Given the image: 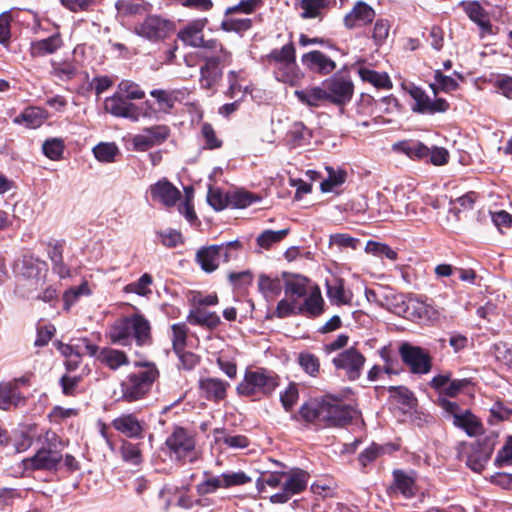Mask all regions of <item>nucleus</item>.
<instances>
[{"mask_svg":"<svg viewBox=\"0 0 512 512\" xmlns=\"http://www.w3.org/2000/svg\"><path fill=\"white\" fill-rule=\"evenodd\" d=\"M92 152L98 161L112 163L119 154V148L114 142H101L92 149Z\"/></svg>","mask_w":512,"mask_h":512,"instance_id":"obj_46","label":"nucleus"},{"mask_svg":"<svg viewBox=\"0 0 512 512\" xmlns=\"http://www.w3.org/2000/svg\"><path fill=\"white\" fill-rule=\"evenodd\" d=\"M326 296L332 305L342 306L351 305L353 293L345 288V282L342 278H334L326 281Z\"/></svg>","mask_w":512,"mask_h":512,"instance_id":"obj_24","label":"nucleus"},{"mask_svg":"<svg viewBox=\"0 0 512 512\" xmlns=\"http://www.w3.org/2000/svg\"><path fill=\"white\" fill-rule=\"evenodd\" d=\"M44 111L38 107H28L15 119V123H25L29 128L39 127L44 121Z\"/></svg>","mask_w":512,"mask_h":512,"instance_id":"obj_45","label":"nucleus"},{"mask_svg":"<svg viewBox=\"0 0 512 512\" xmlns=\"http://www.w3.org/2000/svg\"><path fill=\"white\" fill-rule=\"evenodd\" d=\"M201 137L204 141V148L206 149L214 150L222 146V140L217 137L214 128L209 123L202 124Z\"/></svg>","mask_w":512,"mask_h":512,"instance_id":"obj_62","label":"nucleus"},{"mask_svg":"<svg viewBox=\"0 0 512 512\" xmlns=\"http://www.w3.org/2000/svg\"><path fill=\"white\" fill-rule=\"evenodd\" d=\"M134 365L142 369L129 373L120 385L122 399L129 403L145 398L159 377L153 362H135Z\"/></svg>","mask_w":512,"mask_h":512,"instance_id":"obj_5","label":"nucleus"},{"mask_svg":"<svg viewBox=\"0 0 512 512\" xmlns=\"http://www.w3.org/2000/svg\"><path fill=\"white\" fill-rule=\"evenodd\" d=\"M464 10L468 17L476 23L482 32L491 31V23L489 17L483 7L476 1L469 2L465 5Z\"/></svg>","mask_w":512,"mask_h":512,"instance_id":"obj_38","label":"nucleus"},{"mask_svg":"<svg viewBox=\"0 0 512 512\" xmlns=\"http://www.w3.org/2000/svg\"><path fill=\"white\" fill-rule=\"evenodd\" d=\"M153 278L150 274L144 273L137 281L125 286V291L147 297L152 294L151 285Z\"/></svg>","mask_w":512,"mask_h":512,"instance_id":"obj_54","label":"nucleus"},{"mask_svg":"<svg viewBox=\"0 0 512 512\" xmlns=\"http://www.w3.org/2000/svg\"><path fill=\"white\" fill-rule=\"evenodd\" d=\"M358 75L362 81L368 82L376 88L390 89L392 87L391 80L386 73H379L367 67H360Z\"/></svg>","mask_w":512,"mask_h":512,"instance_id":"obj_42","label":"nucleus"},{"mask_svg":"<svg viewBox=\"0 0 512 512\" xmlns=\"http://www.w3.org/2000/svg\"><path fill=\"white\" fill-rule=\"evenodd\" d=\"M289 233V229H281L278 231L264 230L256 239L257 245L263 249H270L273 245L281 242Z\"/></svg>","mask_w":512,"mask_h":512,"instance_id":"obj_47","label":"nucleus"},{"mask_svg":"<svg viewBox=\"0 0 512 512\" xmlns=\"http://www.w3.org/2000/svg\"><path fill=\"white\" fill-rule=\"evenodd\" d=\"M279 385L280 378L274 371L257 368L246 370L244 378L238 384L236 390L241 396L260 400L272 395Z\"/></svg>","mask_w":512,"mask_h":512,"instance_id":"obj_6","label":"nucleus"},{"mask_svg":"<svg viewBox=\"0 0 512 512\" xmlns=\"http://www.w3.org/2000/svg\"><path fill=\"white\" fill-rule=\"evenodd\" d=\"M429 384L439 391L440 396L454 398L465 390L471 381L467 378L452 380L451 373H446L434 376Z\"/></svg>","mask_w":512,"mask_h":512,"instance_id":"obj_19","label":"nucleus"},{"mask_svg":"<svg viewBox=\"0 0 512 512\" xmlns=\"http://www.w3.org/2000/svg\"><path fill=\"white\" fill-rule=\"evenodd\" d=\"M152 201L166 207L174 206L181 197L180 191L167 179H161L149 188Z\"/></svg>","mask_w":512,"mask_h":512,"instance_id":"obj_20","label":"nucleus"},{"mask_svg":"<svg viewBox=\"0 0 512 512\" xmlns=\"http://www.w3.org/2000/svg\"><path fill=\"white\" fill-rule=\"evenodd\" d=\"M326 170H327L328 176L326 179H324L321 182L320 187H321L322 192L327 193V192L333 191L336 187H339L340 185H342L346 180L347 174L344 170H341V169L335 170L332 167H326Z\"/></svg>","mask_w":512,"mask_h":512,"instance_id":"obj_51","label":"nucleus"},{"mask_svg":"<svg viewBox=\"0 0 512 512\" xmlns=\"http://www.w3.org/2000/svg\"><path fill=\"white\" fill-rule=\"evenodd\" d=\"M112 426L129 438H140L143 433V426L134 414H122L112 421Z\"/></svg>","mask_w":512,"mask_h":512,"instance_id":"obj_26","label":"nucleus"},{"mask_svg":"<svg viewBox=\"0 0 512 512\" xmlns=\"http://www.w3.org/2000/svg\"><path fill=\"white\" fill-rule=\"evenodd\" d=\"M199 57L204 61L200 67V85L211 90L221 81L223 69L231 64L232 55L218 40L210 39L205 50L199 51Z\"/></svg>","mask_w":512,"mask_h":512,"instance_id":"obj_2","label":"nucleus"},{"mask_svg":"<svg viewBox=\"0 0 512 512\" xmlns=\"http://www.w3.org/2000/svg\"><path fill=\"white\" fill-rule=\"evenodd\" d=\"M297 362L302 370L311 377H317L320 372L319 358L308 351H303L298 354Z\"/></svg>","mask_w":512,"mask_h":512,"instance_id":"obj_48","label":"nucleus"},{"mask_svg":"<svg viewBox=\"0 0 512 512\" xmlns=\"http://www.w3.org/2000/svg\"><path fill=\"white\" fill-rule=\"evenodd\" d=\"M229 383L218 378L207 377L199 381V388L209 400L219 401L226 397Z\"/></svg>","mask_w":512,"mask_h":512,"instance_id":"obj_30","label":"nucleus"},{"mask_svg":"<svg viewBox=\"0 0 512 512\" xmlns=\"http://www.w3.org/2000/svg\"><path fill=\"white\" fill-rule=\"evenodd\" d=\"M24 402L16 384L11 382L0 383V409L9 410L11 407H17Z\"/></svg>","mask_w":512,"mask_h":512,"instance_id":"obj_31","label":"nucleus"},{"mask_svg":"<svg viewBox=\"0 0 512 512\" xmlns=\"http://www.w3.org/2000/svg\"><path fill=\"white\" fill-rule=\"evenodd\" d=\"M494 465L498 468L512 465V436H508L503 447L497 452Z\"/></svg>","mask_w":512,"mask_h":512,"instance_id":"obj_63","label":"nucleus"},{"mask_svg":"<svg viewBox=\"0 0 512 512\" xmlns=\"http://www.w3.org/2000/svg\"><path fill=\"white\" fill-rule=\"evenodd\" d=\"M205 24L206 21L204 20L192 21L178 31L177 38L186 46L205 50V46L209 42V40H204L203 38Z\"/></svg>","mask_w":512,"mask_h":512,"instance_id":"obj_22","label":"nucleus"},{"mask_svg":"<svg viewBox=\"0 0 512 512\" xmlns=\"http://www.w3.org/2000/svg\"><path fill=\"white\" fill-rule=\"evenodd\" d=\"M107 336L111 343L127 346L132 339L139 347L152 344L150 321L140 313L122 317L110 325Z\"/></svg>","mask_w":512,"mask_h":512,"instance_id":"obj_1","label":"nucleus"},{"mask_svg":"<svg viewBox=\"0 0 512 512\" xmlns=\"http://www.w3.org/2000/svg\"><path fill=\"white\" fill-rule=\"evenodd\" d=\"M258 289L267 302H272L281 294L283 283L278 277L261 274L258 278Z\"/></svg>","mask_w":512,"mask_h":512,"instance_id":"obj_32","label":"nucleus"},{"mask_svg":"<svg viewBox=\"0 0 512 512\" xmlns=\"http://www.w3.org/2000/svg\"><path fill=\"white\" fill-rule=\"evenodd\" d=\"M295 96L298 100L310 107H318L321 102L328 101L326 89L322 84L321 87L316 86L305 90H296Z\"/></svg>","mask_w":512,"mask_h":512,"instance_id":"obj_37","label":"nucleus"},{"mask_svg":"<svg viewBox=\"0 0 512 512\" xmlns=\"http://www.w3.org/2000/svg\"><path fill=\"white\" fill-rule=\"evenodd\" d=\"M92 294V289L87 281H83L79 286L67 289L63 294V308L69 311L81 297H88Z\"/></svg>","mask_w":512,"mask_h":512,"instance_id":"obj_41","label":"nucleus"},{"mask_svg":"<svg viewBox=\"0 0 512 512\" xmlns=\"http://www.w3.org/2000/svg\"><path fill=\"white\" fill-rule=\"evenodd\" d=\"M393 148L411 159L428 161V147L419 141H402L395 144Z\"/></svg>","mask_w":512,"mask_h":512,"instance_id":"obj_35","label":"nucleus"},{"mask_svg":"<svg viewBox=\"0 0 512 512\" xmlns=\"http://www.w3.org/2000/svg\"><path fill=\"white\" fill-rule=\"evenodd\" d=\"M286 296L298 300L308 294L309 279L299 274L283 273Z\"/></svg>","mask_w":512,"mask_h":512,"instance_id":"obj_25","label":"nucleus"},{"mask_svg":"<svg viewBox=\"0 0 512 512\" xmlns=\"http://www.w3.org/2000/svg\"><path fill=\"white\" fill-rule=\"evenodd\" d=\"M122 460L133 466H139L142 462V454L138 444L123 441L120 447Z\"/></svg>","mask_w":512,"mask_h":512,"instance_id":"obj_49","label":"nucleus"},{"mask_svg":"<svg viewBox=\"0 0 512 512\" xmlns=\"http://www.w3.org/2000/svg\"><path fill=\"white\" fill-rule=\"evenodd\" d=\"M242 244L238 240L201 247L196 253V262L206 273L214 272L221 263L238 257Z\"/></svg>","mask_w":512,"mask_h":512,"instance_id":"obj_8","label":"nucleus"},{"mask_svg":"<svg viewBox=\"0 0 512 512\" xmlns=\"http://www.w3.org/2000/svg\"><path fill=\"white\" fill-rule=\"evenodd\" d=\"M325 302L321 295V291L318 287H315L303 302L299 305V314L306 315L308 317H318L324 312Z\"/></svg>","mask_w":512,"mask_h":512,"instance_id":"obj_29","label":"nucleus"},{"mask_svg":"<svg viewBox=\"0 0 512 512\" xmlns=\"http://www.w3.org/2000/svg\"><path fill=\"white\" fill-rule=\"evenodd\" d=\"M229 199V205L237 209H244L260 200L257 195L245 190L229 193Z\"/></svg>","mask_w":512,"mask_h":512,"instance_id":"obj_53","label":"nucleus"},{"mask_svg":"<svg viewBox=\"0 0 512 512\" xmlns=\"http://www.w3.org/2000/svg\"><path fill=\"white\" fill-rule=\"evenodd\" d=\"M357 415L358 411L352 405L346 403L342 397L327 394L321 399V420L329 426H346Z\"/></svg>","mask_w":512,"mask_h":512,"instance_id":"obj_9","label":"nucleus"},{"mask_svg":"<svg viewBox=\"0 0 512 512\" xmlns=\"http://www.w3.org/2000/svg\"><path fill=\"white\" fill-rule=\"evenodd\" d=\"M409 94L414 100L412 110L421 114H435L445 112L449 108V103L443 99H431L430 96L420 87L412 86Z\"/></svg>","mask_w":512,"mask_h":512,"instance_id":"obj_17","label":"nucleus"},{"mask_svg":"<svg viewBox=\"0 0 512 512\" xmlns=\"http://www.w3.org/2000/svg\"><path fill=\"white\" fill-rule=\"evenodd\" d=\"M493 450V445L488 441L472 443L465 451L467 467L476 473L482 472L490 460Z\"/></svg>","mask_w":512,"mask_h":512,"instance_id":"obj_18","label":"nucleus"},{"mask_svg":"<svg viewBox=\"0 0 512 512\" xmlns=\"http://www.w3.org/2000/svg\"><path fill=\"white\" fill-rule=\"evenodd\" d=\"M117 92L127 100H140L145 97V92L140 88V86L130 80H122L118 84Z\"/></svg>","mask_w":512,"mask_h":512,"instance_id":"obj_58","label":"nucleus"},{"mask_svg":"<svg viewBox=\"0 0 512 512\" xmlns=\"http://www.w3.org/2000/svg\"><path fill=\"white\" fill-rule=\"evenodd\" d=\"M214 439L217 444H224L230 449H244L249 446V440L244 435H230L223 429L214 430Z\"/></svg>","mask_w":512,"mask_h":512,"instance_id":"obj_43","label":"nucleus"},{"mask_svg":"<svg viewBox=\"0 0 512 512\" xmlns=\"http://www.w3.org/2000/svg\"><path fill=\"white\" fill-rule=\"evenodd\" d=\"M323 85L326 89L328 102L344 106L349 103L353 97L354 84L350 76L337 72L331 77L323 81Z\"/></svg>","mask_w":512,"mask_h":512,"instance_id":"obj_10","label":"nucleus"},{"mask_svg":"<svg viewBox=\"0 0 512 512\" xmlns=\"http://www.w3.org/2000/svg\"><path fill=\"white\" fill-rule=\"evenodd\" d=\"M225 488L223 474L212 475L210 472H204V480L196 486L199 495L215 493L218 489Z\"/></svg>","mask_w":512,"mask_h":512,"instance_id":"obj_44","label":"nucleus"},{"mask_svg":"<svg viewBox=\"0 0 512 512\" xmlns=\"http://www.w3.org/2000/svg\"><path fill=\"white\" fill-rule=\"evenodd\" d=\"M174 30L172 21L156 15L146 17L135 27L138 36L154 43L166 39Z\"/></svg>","mask_w":512,"mask_h":512,"instance_id":"obj_11","label":"nucleus"},{"mask_svg":"<svg viewBox=\"0 0 512 512\" xmlns=\"http://www.w3.org/2000/svg\"><path fill=\"white\" fill-rule=\"evenodd\" d=\"M434 80L435 82L430 85L434 94L437 93L438 89L444 92H452L458 88V82L451 76L444 75L440 70L435 71Z\"/></svg>","mask_w":512,"mask_h":512,"instance_id":"obj_57","label":"nucleus"},{"mask_svg":"<svg viewBox=\"0 0 512 512\" xmlns=\"http://www.w3.org/2000/svg\"><path fill=\"white\" fill-rule=\"evenodd\" d=\"M171 130L165 124L153 125L143 128L132 137V144L136 151H147L160 146L170 137Z\"/></svg>","mask_w":512,"mask_h":512,"instance_id":"obj_14","label":"nucleus"},{"mask_svg":"<svg viewBox=\"0 0 512 512\" xmlns=\"http://www.w3.org/2000/svg\"><path fill=\"white\" fill-rule=\"evenodd\" d=\"M164 445L167 454L174 462L194 463L199 458V451L196 448V433L184 427H174Z\"/></svg>","mask_w":512,"mask_h":512,"instance_id":"obj_7","label":"nucleus"},{"mask_svg":"<svg viewBox=\"0 0 512 512\" xmlns=\"http://www.w3.org/2000/svg\"><path fill=\"white\" fill-rule=\"evenodd\" d=\"M221 26L225 31L243 32L252 27V21L249 18L228 15L227 18L222 21Z\"/></svg>","mask_w":512,"mask_h":512,"instance_id":"obj_59","label":"nucleus"},{"mask_svg":"<svg viewBox=\"0 0 512 512\" xmlns=\"http://www.w3.org/2000/svg\"><path fill=\"white\" fill-rule=\"evenodd\" d=\"M104 109L115 117L129 119L132 122H138L142 115L138 105L128 101L118 92L105 99Z\"/></svg>","mask_w":512,"mask_h":512,"instance_id":"obj_16","label":"nucleus"},{"mask_svg":"<svg viewBox=\"0 0 512 512\" xmlns=\"http://www.w3.org/2000/svg\"><path fill=\"white\" fill-rule=\"evenodd\" d=\"M282 487L290 494L295 495L304 491L308 485L309 474L301 469H292L284 472Z\"/></svg>","mask_w":512,"mask_h":512,"instance_id":"obj_28","label":"nucleus"},{"mask_svg":"<svg viewBox=\"0 0 512 512\" xmlns=\"http://www.w3.org/2000/svg\"><path fill=\"white\" fill-rule=\"evenodd\" d=\"M284 478V472H271V473H263L261 477L256 480V487L259 492H261L266 485L276 488L280 484H282Z\"/></svg>","mask_w":512,"mask_h":512,"instance_id":"obj_64","label":"nucleus"},{"mask_svg":"<svg viewBox=\"0 0 512 512\" xmlns=\"http://www.w3.org/2000/svg\"><path fill=\"white\" fill-rule=\"evenodd\" d=\"M332 363L336 370H342L349 380L354 381L362 373L365 357L355 347H350L337 354Z\"/></svg>","mask_w":512,"mask_h":512,"instance_id":"obj_13","label":"nucleus"},{"mask_svg":"<svg viewBox=\"0 0 512 512\" xmlns=\"http://www.w3.org/2000/svg\"><path fill=\"white\" fill-rule=\"evenodd\" d=\"M51 67V75L62 81L73 79L77 73V67L72 61H52Z\"/></svg>","mask_w":512,"mask_h":512,"instance_id":"obj_50","label":"nucleus"},{"mask_svg":"<svg viewBox=\"0 0 512 512\" xmlns=\"http://www.w3.org/2000/svg\"><path fill=\"white\" fill-rule=\"evenodd\" d=\"M266 65L272 69L274 78L289 86H298L304 77L296 62L294 44L289 42L280 49H273L264 57Z\"/></svg>","mask_w":512,"mask_h":512,"instance_id":"obj_3","label":"nucleus"},{"mask_svg":"<svg viewBox=\"0 0 512 512\" xmlns=\"http://www.w3.org/2000/svg\"><path fill=\"white\" fill-rule=\"evenodd\" d=\"M187 320L192 325L205 326L209 329H215L220 324V317L215 312L201 308L190 311Z\"/></svg>","mask_w":512,"mask_h":512,"instance_id":"obj_39","label":"nucleus"},{"mask_svg":"<svg viewBox=\"0 0 512 512\" xmlns=\"http://www.w3.org/2000/svg\"><path fill=\"white\" fill-rule=\"evenodd\" d=\"M229 194H224L218 188L210 187L207 194L209 205L216 211H222L229 206Z\"/></svg>","mask_w":512,"mask_h":512,"instance_id":"obj_61","label":"nucleus"},{"mask_svg":"<svg viewBox=\"0 0 512 512\" xmlns=\"http://www.w3.org/2000/svg\"><path fill=\"white\" fill-rule=\"evenodd\" d=\"M301 61L307 69L320 75H328L336 69V63L319 50L303 54Z\"/></svg>","mask_w":512,"mask_h":512,"instance_id":"obj_23","label":"nucleus"},{"mask_svg":"<svg viewBox=\"0 0 512 512\" xmlns=\"http://www.w3.org/2000/svg\"><path fill=\"white\" fill-rule=\"evenodd\" d=\"M98 359L111 370H117L129 364V359L125 352L110 347L101 349L98 354Z\"/></svg>","mask_w":512,"mask_h":512,"instance_id":"obj_33","label":"nucleus"},{"mask_svg":"<svg viewBox=\"0 0 512 512\" xmlns=\"http://www.w3.org/2000/svg\"><path fill=\"white\" fill-rule=\"evenodd\" d=\"M171 330H172L171 341H172V346H173V350L175 351V353L177 355H179V357L183 360L185 358L193 359L194 358L193 354H187V355L181 354L186 345V338H187V333H188V328H187L186 324L185 323H175L171 326Z\"/></svg>","mask_w":512,"mask_h":512,"instance_id":"obj_40","label":"nucleus"},{"mask_svg":"<svg viewBox=\"0 0 512 512\" xmlns=\"http://www.w3.org/2000/svg\"><path fill=\"white\" fill-rule=\"evenodd\" d=\"M375 16V10L370 5L358 1L344 17V25L347 29L360 28L372 23Z\"/></svg>","mask_w":512,"mask_h":512,"instance_id":"obj_21","label":"nucleus"},{"mask_svg":"<svg viewBox=\"0 0 512 512\" xmlns=\"http://www.w3.org/2000/svg\"><path fill=\"white\" fill-rule=\"evenodd\" d=\"M402 361L414 374H427L432 368L429 352L419 346L403 343L399 348Z\"/></svg>","mask_w":512,"mask_h":512,"instance_id":"obj_12","label":"nucleus"},{"mask_svg":"<svg viewBox=\"0 0 512 512\" xmlns=\"http://www.w3.org/2000/svg\"><path fill=\"white\" fill-rule=\"evenodd\" d=\"M62 45V36L56 32L47 38L31 42L30 54L32 57H43L55 53Z\"/></svg>","mask_w":512,"mask_h":512,"instance_id":"obj_27","label":"nucleus"},{"mask_svg":"<svg viewBox=\"0 0 512 512\" xmlns=\"http://www.w3.org/2000/svg\"><path fill=\"white\" fill-rule=\"evenodd\" d=\"M190 91L187 88L175 89H153L150 96L153 97L157 104L155 113L171 114L176 103H183L188 99Z\"/></svg>","mask_w":512,"mask_h":512,"instance_id":"obj_15","label":"nucleus"},{"mask_svg":"<svg viewBox=\"0 0 512 512\" xmlns=\"http://www.w3.org/2000/svg\"><path fill=\"white\" fill-rule=\"evenodd\" d=\"M329 0H301V17L303 19H312L320 16L322 9L328 5Z\"/></svg>","mask_w":512,"mask_h":512,"instance_id":"obj_55","label":"nucleus"},{"mask_svg":"<svg viewBox=\"0 0 512 512\" xmlns=\"http://www.w3.org/2000/svg\"><path fill=\"white\" fill-rule=\"evenodd\" d=\"M65 150L64 141L60 138H50L42 145L43 154L52 161H59L63 158Z\"/></svg>","mask_w":512,"mask_h":512,"instance_id":"obj_52","label":"nucleus"},{"mask_svg":"<svg viewBox=\"0 0 512 512\" xmlns=\"http://www.w3.org/2000/svg\"><path fill=\"white\" fill-rule=\"evenodd\" d=\"M453 424L463 429L470 437H475L483 433L481 422L469 410H464L461 415H455Z\"/></svg>","mask_w":512,"mask_h":512,"instance_id":"obj_34","label":"nucleus"},{"mask_svg":"<svg viewBox=\"0 0 512 512\" xmlns=\"http://www.w3.org/2000/svg\"><path fill=\"white\" fill-rule=\"evenodd\" d=\"M289 136L294 146H302L308 143L311 133L302 122H295L289 131Z\"/></svg>","mask_w":512,"mask_h":512,"instance_id":"obj_60","label":"nucleus"},{"mask_svg":"<svg viewBox=\"0 0 512 512\" xmlns=\"http://www.w3.org/2000/svg\"><path fill=\"white\" fill-rule=\"evenodd\" d=\"M365 251L376 257L387 258L392 261L397 259V252L390 246L372 240L366 243Z\"/></svg>","mask_w":512,"mask_h":512,"instance_id":"obj_56","label":"nucleus"},{"mask_svg":"<svg viewBox=\"0 0 512 512\" xmlns=\"http://www.w3.org/2000/svg\"><path fill=\"white\" fill-rule=\"evenodd\" d=\"M391 489L394 492L401 493L405 498H411L415 494L414 478L402 470L393 472V485Z\"/></svg>","mask_w":512,"mask_h":512,"instance_id":"obj_36","label":"nucleus"},{"mask_svg":"<svg viewBox=\"0 0 512 512\" xmlns=\"http://www.w3.org/2000/svg\"><path fill=\"white\" fill-rule=\"evenodd\" d=\"M41 447L29 458L22 461L25 470L56 471L63 459L64 443L60 437L51 430L38 437Z\"/></svg>","mask_w":512,"mask_h":512,"instance_id":"obj_4","label":"nucleus"}]
</instances>
